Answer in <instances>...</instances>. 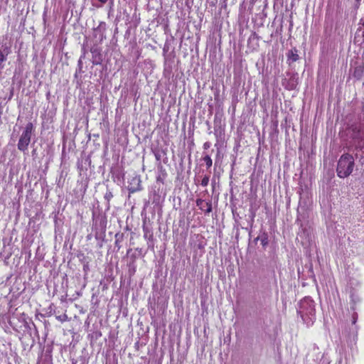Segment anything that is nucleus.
<instances>
[{
	"label": "nucleus",
	"instance_id": "obj_23",
	"mask_svg": "<svg viewBox=\"0 0 364 364\" xmlns=\"http://www.w3.org/2000/svg\"><path fill=\"white\" fill-rule=\"evenodd\" d=\"M90 270V266L88 262H85L83 264V271L85 272V274H87V272Z\"/></svg>",
	"mask_w": 364,
	"mask_h": 364
},
{
	"label": "nucleus",
	"instance_id": "obj_31",
	"mask_svg": "<svg viewBox=\"0 0 364 364\" xmlns=\"http://www.w3.org/2000/svg\"><path fill=\"white\" fill-rule=\"evenodd\" d=\"M132 250V249H129L128 251H127V253L129 254V252Z\"/></svg>",
	"mask_w": 364,
	"mask_h": 364
},
{
	"label": "nucleus",
	"instance_id": "obj_10",
	"mask_svg": "<svg viewBox=\"0 0 364 364\" xmlns=\"http://www.w3.org/2000/svg\"><path fill=\"white\" fill-rule=\"evenodd\" d=\"M287 61L289 63H291L296 62L299 60V57L298 55V50L296 48H293L289 50L287 53Z\"/></svg>",
	"mask_w": 364,
	"mask_h": 364
},
{
	"label": "nucleus",
	"instance_id": "obj_20",
	"mask_svg": "<svg viewBox=\"0 0 364 364\" xmlns=\"http://www.w3.org/2000/svg\"><path fill=\"white\" fill-rule=\"evenodd\" d=\"M362 73H363V71H362V70L360 68H356L355 69L353 75L355 77L359 79L361 77V75H362Z\"/></svg>",
	"mask_w": 364,
	"mask_h": 364
},
{
	"label": "nucleus",
	"instance_id": "obj_5",
	"mask_svg": "<svg viewBox=\"0 0 364 364\" xmlns=\"http://www.w3.org/2000/svg\"><path fill=\"white\" fill-rule=\"evenodd\" d=\"M106 29L107 25L106 23L104 21H100L99 25L93 29V36L100 43H102L106 38L105 35Z\"/></svg>",
	"mask_w": 364,
	"mask_h": 364
},
{
	"label": "nucleus",
	"instance_id": "obj_18",
	"mask_svg": "<svg viewBox=\"0 0 364 364\" xmlns=\"http://www.w3.org/2000/svg\"><path fill=\"white\" fill-rule=\"evenodd\" d=\"M259 39V37L258 36V35L255 32H254L250 35V36L248 38V44L255 41H258Z\"/></svg>",
	"mask_w": 364,
	"mask_h": 364
},
{
	"label": "nucleus",
	"instance_id": "obj_24",
	"mask_svg": "<svg viewBox=\"0 0 364 364\" xmlns=\"http://www.w3.org/2000/svg\"><path fill=\"white\" fill-rule=\"evenodd\" d=\"M352 318H353L352 323H353V324H355L356 323L357 320H358V314H357V313H354L353 314Z\"/></svg>",
	"mask_w": 364,
	"mask_h": 364
},
{
	"label": "nucleus",
	"instance_id": "obj_26",
	"mask_svg": "<svg viewBox=\"0 0 364 364\" xmlns=\"http://www.w3.org/2000/svg\"><path fill=\"white\" fill-rule=\"evenodd\" d=\"M250 213H251V220H252V222L254 221V218L256 215V213H255V210H254L252 208H251L250 210Z\"/></svg>",
	"mask_w": 364,
	"mask_h": 364
},
{
	"label": "nucleus",
	"instance_id": "obj_7",
	"mask_svg": "<svg viewBox=\"0 0 364 364\" xmlns=\"http://www.w3.org/2000/svg\"><path fill=\"white\" fill-rule=\"evenodd\" d=\"M92 53V63L93 65H100L103 60L102 50L97 46H92L90 49Z\"/></svg>",
	"mask_w": 364,
	"mask_h": 364
},
{
	"label": "nucleus",
	"instance_id": "obj_4",
	"mask_svg": "<svg viewBox=\"0 0 364 364\" xmlns=\"http://www.w3.org/2000/svg\"><path fill=\"white\" fill-rule=\"evenodd\" d=\"M33 130V123L28 122L21 134L18 142V149L21 151H26L31 141L32 132Z\"/></svg>",
	"mask_w": 364,
	"mask_h": 364
},
{
	"label": "nucleus",
	"instance_id": "obj_28",
	"mask_svg": "<svg viewBox=\"0 0 364 364\" xmlns=\"http://www.w3.org/2000/svg\"><path fill=\"white\" fill-rule=\"evenodd\" d=\"M102 4H105L107 2L108 0H98ZM111 4H113L114 0H110Z\"/></svg>",
	"mask_w": 364,
	"mask_h": 364
},
{
	"label": "nucleus",
	"instance_id": "obj_3",
	"mask_svg": "<svg viewBox=\"0 0 364 364\" xmlns=\"http://www.w3.org/2000/svg\"><path fill=\"white\" fill-rule=\"evenodd\" d=\"M93 227L95 229V237L97 238L98 235L102 236L105 235L107 229V218L103 213L96 214L93 213Z\"/></svg>",
	"mask_w": 364,
	"mask_h": 364
},
{
	"label": "nucleus",
	"instance_id": "obj_32",
	"mask_svg": "<svg viewBox=\"0 0 364 364\" xmlns=\"http://www.w3.org/2000/svg\"><path fill=\"white\" fill-rule=\"evenodd\" d=\"M360 31H361V29H360V28H358V32H360Z\"/></svg>",
	"mask_w": 364,
	"mask_h": 364
},
{
	"label": "nucleus",
	"instance_id": "obj_12",
	"mask_svg": "<svg viewBox=\"0 0 364 364\" xmlns=\"http://www.w3.org/2000/svg\"><path fill=\"white\" fill-rule=\"evenodd\" d=\"M114 237H115V242H114L115 247L117 248V250H119L120 248L122 247L121 243L124 241L125 235L123 232H117V233H116Z\"/></svg>",
	"mask_w": 364,
	"mask_h": 364
},
{
	"label": "nucleus",
	"instance_id": "obj_21",
	"mask_svg": "<svg viewBox=\"0 0 364 364\" xmlns=\"http://www.w3.org/2000/svg\"><path fill=\"white\" fill-rule=\"evenodd\" d=\"M128 266H129V272L131 274H134L136 272V266H135V264L133 265V264H131V263H129L128 264Z\"/></svg>",
	"mask_w": 364,
	"mask_h": 364
},
{
	"label": "nucleus",
	"instance_id": "obj_16",
	"mask_svg": "<svg viewBox=\"0 0 364 364\" xmlns=\"http://www.w3.org/2000/svg\"><path fill=\"white\" fill-rule=\"evenodd\" d=\"M8 53H4L0 50V70L4 68V63L7 60Z\"/></svg>",
	"mask_w": 364,
	"mask_h": 364
},
{
	"label": "nucleus",
	"instance_id": "obj_9",
	"mask_svg": "<svg viewBox=\"0 0 364 364\" xmlns=\"http://www.w3.org/2000/svg\"><path fill=\"white\" fill-rule=\"evenodd\" d=\"M268 237H269L267 232H266L264 230H261L258 236L254 240V241L256 242L259 240L263 247V249L265 250L269 244Z\"/></svg>",
	"mask_w": 364,
	"mask_h": 364
},
{
	"label": "nucleus",
	"instance_id": "obj_1",
	"mask_svg": "<svg viewBox=\"0 0 364 364\" xmlns=\"http://www.w3.org/2000/svg\"><path fill=\"white\" fill-rule=\"evenodd\" d=\"M297 313L307 326L312 325L316 319L314 301L311 297L306 296L301 300Z\"/></svg>",
	"mask_w": 364,
	"mask_h": 364
},
{
	"label": "nucleus",
	"instance_id": "obj_22",
	"mask_svg": "<svg viewBox=\"0 0 364 364\" xmlns=\"http://www.w3.org/2000/svg\"><path fill=\"white\" fill-rule=\"evenodd\" d=\"M85 57V54L80 57V58L79 59L78 62H77V66H78V70H79V73H81L82 72V58Z\"/></svg>",
	"mask_w": 364,
	"mask_h": 364
},
{
	"label": "nucleus",
	"instance_id": "obj_6",
	"mask_svg": "<svg viewBox=\"0 0 364 364\" xmlns=\"http://www.w3.org/2000/svg\"><path fill=\"white\" fill-rule=\"evenodd\" d=\"M156 160L157 161V168L161 173L162 176L165 177L166 173L165 172V169L164 168L161 164V157L166 155V150L165 149H156L153 151Z\"/></svg>",
	"mask_w": 364,
	"mask_h": 364
},
{
	"label": "nucleus",
	"instance_id": "obj_14",
	"mask_svg": "<svg viewBox=\"0 0 364 364\" xmlns=\"http://www.w3.org/2000/svg\"><path fill=\"white\" fill-rule=\"evenodd\" d=\"M113 198V193L112 190H110L108 187L107 188V191L105 193L104 198L107 201V207H109V202Z\"/></svg>",
	"mask_w": 364,
	"mask_h": 364
},
{
	"label": "nucleus",
	"instance_id": "obj_11",
	"mask_svg": "<svg viewBox=\"0 0 364 364\" xmlns=\"http://www.w3.org/2000/svg\"><path fill=\"white\" fill-rule=\"evenodd\" d=\"M143 230H144V238L148 240V246L149 247H151V246L153 247L154 246V243H153V240H154L153 233L149 230V228L147 227H145V226L143 227Z\"/></svg>",
	"mask_w": 364,
	"mask_h": 364
},
{
	"label": "nucleus",
	"instance_id": "obj_27",
	"mask_svg": "<svg viewBox=\"0 0 364 364\" xmlns=\"http://www.w3.org/2000/svg\"><path fill=\"white\" fill-rule=\"evenodd\" d=\"M210 147V142L206 141V142L204 143V144H203V149H208Z\"/></svg>",
	"mask_w": 364,
	"mask_h": 364
},
{
	"label": "nucleus",
	"instance_id": "obj_25",
	"mask_svg": "<svg viewBox=\"0 0 364 364\" xmlns=\"http://www.w3.org/2000/svg\"><path fill=\"white\" fill-rule=\"evenodd\" d=\"M135 261H136V255H131L129 263H131V264L134 265L135 264Z\"/></svg>",
	"mask_w": 364,
	"mask_h": 364
},
{
	"label": "nucleus",
	"instance_id": "obj_29",
	"mask_svg": "<svg viewBox=\"0 0 364 364\" xmlns=\"http://www.w3.org/2000/svg\"><path fill=\"white\" fill-rule=\"evenodd\" d=\"M360 24L362 25L364 28V18H361L360 21Z\"/></svg>",
	"mask_w": 364,
	"mask_h": 364
},
{
	"label": "nucleus",
	"instance_id": "obj_15",
	"mask_svg": "<svg viewBox=\"0 0 364 364\" xmlns=\"http://www.w3.org/2000/svg\"><path fill=\"white\" fill-rule=\"evenodd\" d=\"M297 85L296 80L293 77L288 80L287 85H286V88L289 90H292L296 89Z\"/></svg>",
	"mask_w": 364,
	"mask_h": 364
},
{
	"label": "nucleus",
	"instance_id": "obj_34",
	"mask_svg": "<svg viewBox=\"0 0 364 364\" xmlns=\"http://www.w3.org/2000/svg\"><path fill=\"white\" fill-rule=\"evenodd\" d=\"M357 2H359L360 0H355Z\"/></svg>",
	"mask_w": 364,
	"mask_h": 364
},
{
	"label": "nucleus",
	"instance_id": "obj_13",
	"mask_svg": "<svg viewBox=\"0 0 364 364\" xmlns=\"http://www.w3.org/2000/svg\"><path fill=\"white\" fill-rule=\"evenodd\" d=\"M140 179L138 177H134L132 178V182L130 183V186L129 190L130 192H135L140 189Z\"/></svg>",
	"mask_w": 364,
	"mask_h": 364
},
{
	"label": "nucleus",
	"instance_id": "obj_19",
	"mask_svg": "<svg viewBox=\"0 0 364 364\" xmlns=\"http://www.w3.org/2000/svg\"><path fill=\"white\" fill-rule=\"evenodd\" d=\"M208 183H209V176H205L200 182V185L203 187H205L208 185Z\"/></svg>",
	"mask_w": 364,
	"mask_h": 364
},
{
	"label": "nucleus",
	"instance_id": "obj_33",
	"mask_svg": "<svg viewBox=\"0 0 364 364\" xmlns=\"http://www.w3.org/2000/svg\"><path fill=\"white\" fill-rule=\"evenodd\" d=\"M159 180H160V176H159V177L157 178V181H159Z\"/></svg>",
	"mask_w": 364,
	"mask_h": 364
},
{
	"label": "nucleus",
	"instance_id": "obj_2",
	"mask_svg": "<svg viewBox=\"0 0 364 364\" xmlns=\"http://www.w3.org/2000/svg\"><path fill=\"white\" fill-rule=\"evenodd\" d=\"M354 166L353 157L350 154L342 155L337 165V175L340 178L348 176L353 171Z\"/></svg>",
	"mask_w": 364,
	"mask_h": 364
},
{
	"label": "nucleus",
	"instance_id": "obj_17",
	"mask_svg": "<svg viewBox=\"0 0 364 364\" xmlns=\"http://www.w3.org/2000/svg\"><path fill=\"white\" fill-rule=\"evenodd\" d=\"M203 160L205 163L207 168H209L212 166L213 161L209 155H205L203 158Z\"/></svg>",
	"mask_w": 364,
	"mask_h": 364
},
{
	"label": "nucleus",
	"instance_id": "obj_30",
	"mask_svg": "<svg viewBox=\"0 0 364 364\" xmlns=\"http://www.w3.org/2000/svg\"><path fill=\"white\" fill-rule=\"evenodd\" d=\"M362 37H363V41H364V28H363V31H362Z\"/></svg>",
	"mask_w": 364,
	"mask_h": 364
},
{
	"label": "nucleus",
	"instance_id": "obj_8",
	"mask_svg": "<svg viewBox=\"0 0 364 364\" xmlns=\"http://www.w3.org/2000/svg\"><path fill=\"white\" fill-rule=\"evenodd\" d=\"M196 205L205 214L210 213L212 211L211 200L205 201L203 199L198 198L196 200Z\"/></svg>",
	"mask_w": 364,
	"mask_h": 364
}]
</instances>
